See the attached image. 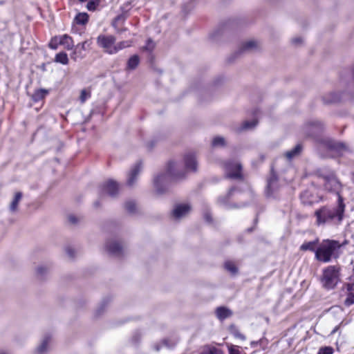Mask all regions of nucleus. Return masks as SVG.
I'll use <instances>...</instances> for the list:
<instances>
[{"label": "nucleus", "instance_id": "nucleus-1", "mask_svg": "<svg viewBox=\"0 0 354 354\" xmlns=\"http://www.w3.org/2000/svg\"><path fill=\"white\" fill-rule=\"evenodd\" d=\"M345 208L344 198L342 195H339L337 205L335 207L324 206L315 212L316 224L324 225L332 223H340L344 218Z\"/></svg>", "mask_w": 354, "mask_h": 354}, {"label": "nucleus", "instance_id": "nucleus-2", "mask_svg": "<svg viewBox=\"0 0 354 354\" xmlns=\"http://www.w3.org/2000/svg\"><path fill=\"white\" fill-rule=\"evenodd\" d=\"M344 244L335 240H324L315 251V258L322 262L328 263L332 258H337V251Z\"/></svg>", "mask_w": 354, "mask_h": 354}, {"label": "nucleus", "instance_id": "nucleus-3", "mask_svg": "<svg viewBox=\"0 0 354 354\" xmlns=\"http://www.w3.org/2000/svg\"><path fill=\"white\" fill-rule=\"evenodd\" d=\"M180 165L174 161L169 162L167 166V174H162L157 176L154 179V185L156 191L159 194L163 193L164 187L169 179H178L184 176V172H180Z\"/></svg>", "mask_w": 354, "mask_h": 354}, {"label": "nucleus", "instance_id": "nucleus-4", "mask_svg": "<svg viewBox=\"0 0 354 354\" xmlns=\"http://www.w3.org/2000/svg\"><path fill=\"white\" fill-rule=\"evenodd\" d=\"M116 38L113 35H100L97 37V44L108 54L113 55L118 51L129 47L131 41H123L115 44Z\"/></svg>", "mask_w": 354, "mask_h": 354}, {"label": "nucleus", "instance_id": "nucleus-5", "mask_svg": "<svg viewBox=\"0 0 354 354\" xmlns=\"http://www.w3.org/2000/svg\"><path fill=\"white\" fill-rule=\"evenodd\" d=\"M339 281V270L335 266H328L323 270L321 282L327 290L335 288Z\"/></svg>", "mask_w": 354, "mask_h": 354}, {"label": "nucleus", "instance_id": "nucleus-6", "mask_svg": "<svg viewBox=\"0 0 354 354\" xmlns=\"http://www.w3.org/2000/svg\"><path fill=\"white\" fill-rule=\"evenodd\" d=\"M320 177L324 181L323 185L324 189L330 192L336 193L338 198L339 195H341L339 192L342 189V185L337 179L335 174L333 172H330L327 174H322Z\"/></svg>", "mask_w": 354, "mask_h": 354}, {"label": "nucleus", "instance_id": "nucleus-7", "mask_svg": "<svg viewBox=\"0 0 354 354\" xmlns=\"http://www.w3.org/2000/svg\"><path fill=\"white\" fill-rule=\"evenodd\" d=\"M326 148L330 151H335L339 155H342L345 151H348V147L342 142H335L331 139L326 138L320 141L318 140V149Z\"/></svg>", "mask_w": 354, "mask_h": 354}, {"label": "nucleus", "instance_id": "nucleus-8", "mask_svg": "<svg viewBox=\"0 0 354 354\" xmlns=\"http://www.w3.org/2000/svg\"><path fill=\"white\" fill-rule=\"evenodd\" d=\"M225 175L230 178H241V165L239 162H226L224 165Z\"/></svg>", "mask_w": 354, "mask_h": 354}, {"label": "nucleus", "instance_id": "nucleus-9", "mask_svg": "<svg viewBox=\"0 0 354 354\" xmlns=\"http://www.w3.org/2000/svg\"><path fill=\"white\" fill-rule=\"evenodd\" d=\"M119 191V185L113 180H109L106 182L102 187V196L104 194H107L110 196L114 197L117 195Z\"/></svg>", "mask_w": 354, "mask_h": 354}, {"label": "nucleus", "instance_id": "nucleus-10", "mask_svg": "<svg viewBox=\"0 0 354 354\" xmlns=\"http://www.w3.org/2000/svg\"><path fill=\"white\" fill-rule=\"evenodd\" d=\"M191 210L188 204L176 205L173 210L172 215L176 219H180L187 216Z\"/></svg>", "mask_w": 354, "mask_h": 354}, {"label": "nucleus", "instance_id": "nucleus-11", "mask_svg": "<svg viewBox=\"0 0 354 354\" xmlns=\"http://www.w3.org/2000/svg\"><path fill=\"white\" fill-rule=\"evenodd\" d=\"M278 180L277 178L274 174H272L270 178L268 180L267 187L266 190V194L267 196L270 197L274 195V193L278 190Z\"/></svg>", "mask_w": 354, "mask_h": 354}, {"label": "nucleus", "instance_id": "nucleus-12", "mask_svg": "<svg viewBox=\"0 0 354 354\" xmlns=\"http://www.w3.org/2000/svg\"><path fill=\"white\" fill-rule=\"evenodd\" d=\"M322 129V124L318 121H313L306 124L304 131L308 136H313L321 131Z\"/></svg>", "mask_w": 354, "mask_h": 354}, {"label": "nucleus", "instance_id": "nucleus-13", "mask_svg": "<svg viewBox=\"0 0 354 354\" xmlns=\"http://www.w3.org/2000/svg\"><path fill=\"white\" fill-rule=\"evenodd\" d=\"M142 169L140 162L136 163L130 170L128 174L127 184L132 186L137 180V177Z\"/></svg>", "mask_w": 354, "mask_h": 354}, {"label": "nucleus", "instance_id": "nucleus-14", "mask_svg": "<svg viewBox=\"0 0 354 354\" xmlns=\"http://www.w3.org/2000/svg\"><path fill=\"white\" fill-rule=\"evenodd\" d=\"M106 248L107 251L113 255L120 256L122 254V246L116 241L106 243Z\"/></svg>", "mask_w": 354, "mask_h": 354}, {"label": "nucleus", "instance_id": "nucleus-15", "mask_svg": "<svg viewBox=\"0 0 354 354\" xmlns=\"http://www.w3.org/2000/svg\"><path fill=\"white\" fill-rule=\"evenodd\" d=\"M185 166L187 170L196 171L197 162L194 154L188 153L184 157Z\"/></svg>", "mask_w": 354, "mask_h": 354}, {"label": "nucleus", "instance_id": "nucleus-16", "mask_svg": "<svg viewBox=\"0 0 354 354\" xmlns=\"http://www.w3.org/2000/svg\"><path fill=\"white\" fill-rule=\"evenodd\" d=\"M59 43L67 50H71L74 46V42L72 37L68 35L59 36Z\"/></svg>", "mask_w": 354, "mask_h": 354}, {"label": "nucleus", "instance_id": "nucleus-17", "mask_svg": "<svg viewBox=\"0 0 354 354\" xmlns=\"http://www.w3.org/2000/svg\"><path fill=\"white\" fill-rule=\"evenodd\" d=\"M177 342L176 339H165L160 344H156L154 348L156 351H159L162 346L171 348L176 344Z\"/></svg>", "mask_w": 354, "mask_h": 354}, {"label": "nucleus", "instance_id": "nucleus-18", "mask_svg": "<svg viewBox=\"0 0 354 354\" xmlns=\"http://www.w3.org/2000/svg\"><path fill=\"white\" fill-rule=\"evenodd\" d=\"M258 47V43L257 41L254 40H250L248 41L244 42L242 44L241 48H240V53L247 52V51H252L253 50L257 49Z\"/></svg>", "mask_w": 354, "mask_h": 354}, {"label": "nucleus", "instance_id": "nucleus-19", "mask_svg": "<svg viewBox=\"0 0 354 354\" xmlns=\"http://www.w3.org/2000/svg\"><path fill=\"white\" fill-rule=\"evenodd\" d=\"M49 93V90L45 88H39L35 91L32 95V99L35 102H39L44 99Z\"/></svg>", "mask_w": 354, "mask_h": 354}, {"label": "nucleus", "instance_id": "nucleus-20", "mask_svg": "<svg viewBox=\"0 0 354 354\" xmlns=\"http://www.w3.org/2000/svg\"><path fill=\"white\" fill-rule=\"evenodd\" d=\"M216 314L220 320H223L230 317L232 315V312L229 308L222 306L216 308Z\"/></svg>", "mask_w": 354, "mask_h": 354}, {"label": "nucleus", "instance_id": "nucleus-21", "mask_svg": "<svg viewBox=\"0 0 354 354\" xmlns=\"http://www.w3.org/2000/svg\"><path fill=\"white\" fill-rule=\"evenodd\" d=\"M302 150V146L300 144H297L292 149L287 151L285 153V156L287 159L291 160L292 158L297 156Z\"/></svg>", "mask_w": 354, "mask_h": 354}, {"label": "nucleus", "instance_id": "nucleus-22", "mask_svg": "<svg viewBox=\"0 0 354 354\" xmlns=\"http://www.w3.org/2000/svg\"><path fill=\"white\" fill-rule=\"evenodd\" d=\"M88 18L89 17L87 13L80 12L75 16L74 21L79 25H85L88 22Z\"/></svg>", "mask_w": 354, "mask_h": 354}, {"label": "nucleus", "instance_id": "nucleus-23", "mask_svg": "<svg viewBox=\"0 0 354 354\" xmlns=\"http://www.w3.org/2000/svg\"><path fill=\"white\" fill-rule=\"evenodd\" d=\"M257 124V121L256 120H252V121H245L243 122L242 125L236 129L237 132H241L242 131H246L249 129H252L254 128Z\"/></svg>", "mask_w": 354, "mask_h": 354}, {"label": "nucleus", "instance_id": "nucleus-24", "mask_svg": "<svg viewBox=\"0 0 354 354\" xmlns=\"http://www.w3.org/2000/svg\"><path fill=\"white\" fill-rule=\"evenodd\" d=\"M22 198V193L20 192H16L12 201L10 205V210L11 212H15L17 209V206Z\"/></svg>", "mask_w": 354, "mask_h": 354}, {"label": "nucleus", "instance_id": "nucleus-25", "mask_svg": "<svg viewBox=\"0 0 354 354\" xmlns=\"http://www.w3.org/2000/svg\"><path fill=\"white\" fill-rule=\"evenodd\" d=\"M317 243H318L317 239L315 241H313L304 243L301 245L300 250H304V251L310 250V251L315 252L316 251L315 247L317 246Z\"/></svg>", "mask_w": 354, "mask_h": 354}, {"label": "nucleus", "instance_id": "nucleus-26", "mask_svg": "<svg viewBox=\"0 0 354 354\" xmlns=\"http://www.w3.org/2000/svg\"><path fill=\"white\" fill-rule=\"evenodd\" d=\"M140 59L138 55H133L127 62V68L130 70L135 69L139 64Z\"/></svg>", "mask_w": 354, "mask_h": 354}, {"label": "nucleus", "instance_id": "nucleus-27", "mask_svg": "<svg viewBox=\"0 0 354 354\" xmlns=\"http://www.w3.org/2000/svg\"><path fill=\"white\" fill-rule=\"evenodd\" d=\"M201 354H223V352L220 348L207 346L203 348Z\"/></svg>", "mask_w": 354, "mask_h": 354}, {"label": "nucleus", "instance_id": "nucleus-28", "mask_svg": "<svg viewBox=\"0 0 354 354\" xmlns=\"http://www.w3.org/2000/svg\"><path fill=\"white\" fill-rule=\"evenodd\" d=\"M230 332L235 338L242 341L245 340V336L243 335L235 326H231L230 327Z\"/></svg>", "mask_w": 354, "mask_h": 354}, {"label": "nucleus", "instance_id": "nucleus-29", "mask_svg": "<svg viewBox=\"0 0 354 354\" xmlns=\"http://www.w3.org/2000/svg\"><path fill=\"white\" fill-rule=\"evenodd\" d=\"M49 340H50V337L46 336L44 337L42 342L37 348V351L39 354H44L47 351V346H48Z\"/></svg>", "mask_w": 354, "mask_h": 354}, {"label": "nucleus", "instance_id": "nucleus-30", "mask_svg": "<svg viewBox=\"0 0 354 354\" xmlns=\"http://www.w3.org/2000/svg\"><path fill=\"white\" fill-rule=\"evenodd\" d=\"M55 61L62 64H67L68 63V55L65 53H59L56 55Z\"/></svg>", "mask_w": 354, "mask_h": 354}, {"label": "nucleus", "instance_id": "nucleus-31", "mask_svg": "<svg viewBox=\"0 0 354 354\" xmlns=\"http://www.w3.org/2000/svg\"><path fill=\"white\" fill-rule=\"evenodd\" d=\"M100 0H88L86 6L88 11H95L100 3Z\"/></svg>", "mask_w": 354, "mask_h": 354}, {"label": "nucleus", "instance_id": "nucleus-32", "mask_svg": "<svg viewBox=\"0 0 354 354\" xmlns=\"http://www.w3.org/2000/svg\"><path fill=\"white\" fill-rule=\"evenodd\" d=\"M229 354H246L239 346H228Z\"/></svg>", "mask_w": 354, "mask_h": 354}, {"label": "nucleus", "instance_id": "nucleus-33", "mask_svg": "<svg viewBox=\"0 0 354 354\" xmlns=\"http://www.w3.org/2000/svg\"><path fill=\"white\" fill-rule=\"evenodd\" d=\"M225 145V140L224 138L221 136L215 137L212 140L213 147H223Z\"/></svg>", "mask_w": 354, "mask_h": 354}, {"label": "nucleus", "instance_id": "nucleus-34", "mask_svg": "<svg viewBox=\"0 0 354 354\" xmlns=\"http://www.w3.org/2000/svg\"><path fill=\"white\" fill-rule=\"evenodd\" d=\"M225 268L233 274L237 272V268L233 262L227 261L225 263Z\"/></svg>", "mask_w": 354, "mask_h": 354}, {"label": "nucleus", "instance_id": "nucleus-35", "mask_svg": "<svg viewBox=\"0 0 354 354\" xmlns=\"http://www.w3.org/2000/svg\"><path fill=\"white\" fill-rule=\"evenodd\" d=\"M334 349L332 346H322L319 348L317 354H333Z\"/></svg>", "mask_w": 354, "mask_h": 354}, {"label": "nucleus", "instance_id": "nucleus-36", "mask_svg": "<svg viewBox=\"0 0 354 354\" xmlns=\"http://www.w3.org/2000/svg\"><path fill=\"white\" fill-rule=\"evenodd\" d=\"M125 209L129 213H133L136 209V205L134 201H130L125 203Z\"/></svg>", "mask_w": 354, "mask_h": 354}, {"label": "nucleus", "instance_id": "nucleus-37", "mask_svg": "<svg viewBox=\"0 0 354 354\" xmlns=\"http://www.w3.org/2000/svg\"><path fill=\"white\" fill-rule=\"evenodd\" d=\"M91 97V92L86 89H83L81 91L80 100L82 103L85 102V101Z\"/></svg>", "mask_w": 354, "mask_h": 354}, {"label": "nucleus", "instance_id": "nucleus-38", "mask_svg": "<svg viewBox=\"0 0 354 354\" xmlns=\"http://www.w3.org/2000/svg\"><path fill=\"white\" fill-rule=\"evenodd\" d=\"M344 304L347 306L354 304V292H351L350 294H347Z\"/></svg>", "mask_w": 354, "mask_h": 354}, {"label": "nucleus", "instance_id": "nucleus-39", "mask_svg": "<svg viewBox=\"0 0 354 354\" xmlns=\"http://www.w3.org/2000/svg\"><path fill=\"white\" fill-rule=\"evenodd\" d=\"M59 45L60 44L59 43V36H55L52 38L49 43V47L54 50H56Z\"/></svg>", "mask_w": 354, "mask_h": 354}, {"label": "nucleus", "instance_id": "nucleus-40", "mask_svg": "<svg viewBox=\"0 0 354 354\" xmlns=\"http://www.w3.org/2000/svg\"><path fill=\"white\" fill-rule=\"evenodd\" d=\"M83 57V55H82L81 51L79 48H77V46L75 47L74 51L73 52L71 55V58L76 61L77 59H82Z\"/></svg>", "mask_w": 354, "mask_h": 354}, {"label": "nucleus", "instance_id": "nucleus-41", "mask_svg": "<svg viewBox=\"0 0 354 354\" xmlns=\"http://www.w3.org/2000/svg\"><path fill=\"white\" fill-rule=\"evenodd\" d=\"M155 47V44L151 39H148L144 49L148 51H151Z\"/></svg>", "mask_w": 354, "mask_h": 354}, {"label": "nucleus", "instance_id": "nucleus-42", "mask_svg": "<svg viewBox=\"0 0 354 354\" xmlns=\"http://www.w3.org/2000/svg\"><path fill=\"white\" fill-rule=\"evenodd\" d=\"M323 100L325 103H333L336 102L338 100V98L335 94H332L330 99H326V97H324Z\"/></svg>", "mask_w": 354, "mask_h": 354}, {"label": "nucleus", "instance_id": "nucleus-43", "mask_svg": "<svg viewBox=\"0 0 354 354\" xmlns=\"http://www.w3.org/2000/svg\"><path fill=\"white\" fill-rule=\"evenodd\" d=\"M344 288L346 290L347 294H350L351 292L354 290V283H346L344 284Z\"/></svg>", "mask_w": 354, "mask_h": 354}, {"label": "nucleus", "instance_id": "nucleus-44", "mask_svg": "<svg viewBox=\"0 0 354 354\" xmlns=\"http://www.w3.org/2000/svg\"><path fill=\"white\" fill-rule=\"evenodd\" d=\"M308 192H303L301 194V198L302 200V202L305 204H308V203H312L313 201H308L306 200V198H308Z\"/></svg>", "mask_w": 354, "mask_h": 354}, {"label": "nucleus", "instance_id": "nucleus-45", "mask_svg": "<svg viewBox=\"0 0 354 354\" xmlns=\"http://www.w3.org/2000/svg\"><path fill=\"white\" fill-rule=\"evenodd\" d=\"M48 268L46 267V266H39L37 268V272L38 274L39 275H42L44 274L45 272H47Z\"/></svg>", "mask_w": 354, "mask_h": 354}, {"label": "nucleus", "instance_id": "nucleus-46", "mask_svg": "<svg viewBox=\"0 0 354 354\" xmlns=\"http://www.w3.org/2000/svg\"><path fill=\"white\" fill-rule=\"evenodd\" d=\"M65 251H66V253L67 254V255L70 258H73L74 257L75 251L72 248H70V247L66 248Z\"/></svg>", "mask_w": 354, "mask_h": 354}, {"label": "nucleus", "instance_id": "nucleus-47", "mask_svg": "<svg viewBox=\"0 0 354 354\" xmlns=\"http://www.w3.org/2000/svg\"><path fill=\"white\" fill-rule=\"evenodd\" d=\"M86 44H87V41H85L81 44H77L76 46H77V48L84 50L86 49Z\"/></svg>", "mask_w": 354, "mask_h": 354}, {"label": "nucleus", "instance_id": "nucleus-48", "mask_svg": "<svg viewBox=\"0 0 354 354\" xmlns=\"http://www.w3.org/2000/svg\"><path fill=\"white\" fill-rule=\"evenodd\" d=\"M292 42L295 44V45H297V44H299L302 42V39L299 37H295V38H293L292 39Z\"/></svg>", "mask_w": 354, "mask_h": 354}, {"label": "nucleus", "instance_id": "nucleus-49", "mask_svg": "<svg viewBox=\"0 0 354 354\" xmlns=\"http://www.w3.org/2000/svg\"><path fill=\"white\" fill-rule=\"evenodd\" d=\"M68 220L71 223H76L77 220L75 216L71 215L68 216Z\"/></svg>", "mask_w": 354, "mask_h": 354}, {"label": "nucleus", "instance_id": "nucleus-50", "mask_svg": "<svg viewBox=\"0 0 354 354\" xmlns=\"http://www.w3.org/2000/svg\"><path fill=\"white\" fill-rule=\"evenodd\" d=\"M205 218L207 221L210 222L211 221V217L209 214L205 215Z\"/></svg>", "mask_w": 354, "mask_h": 354}, {"label": "nucleus", "instance_id": "nucleus-51", "mask_svg": "<svg viewBox=\"0 0 354 354\" xmlns=\"http://www.w3.org/2000/svg\"><path fill=\"white\" fill-rule=\"evenodd\" d=\"M339 328V326H336V327L333 330V331H332V333H332V334H334L335 333H336V332L338 330Z\"/></svg>", "mask_w": 354, "mask_h": 354}, {"label": "nucleus", "instance_id": "nucleus-52", "mask_svg": "<svg viewBox=\"0 0 354 354\" xmlns=\"http://www.w3.org/2000/svg\"><path fill=\"white\" fill-rule=\"evenodd\" d=\"M233 191H234V189H233V188H232V189L230 190V192H229V195H231Z\"/></svg>", "mask_w": 354, "mask_h": 354}, {"label": "nucleus", "instance_id": "nucleus-53", "mask_svg": "<svg viewBox=\"0 0 354 354\" xmlns=\"http://www.w3.org/2000/svg\"><path fill=\"white\" fill-rule=\"evenodd\" d=\"M81 3H84V2H86L88 1V0H78Z\"/></svg>", "mask_w": 354, "mask_h": 354}, {"label": "nucleus", "instance_id": "nucleus-54", "mask_svg": "<svg viewBox=\"0 0 354 354\" xmlns=\"http://www.w3.org/2000/svg\"><path fill=\"white\" fill-rule=\"evenodd\" d=\"M0 354H8V353L5 351H0Z\"/></svg>", "mask_w": 354, "mask_h": 354}, {"label": "nucleus", "instance_id": "nucleus-55", "mask_svg": "<svg viewBox=\"0 0 354 354\" xmlns=\"http://www.w3.org/2000/svg\"><path fill=\"white\" fill-rule=\"evenodd\" d=\"M95 205L96 207H97V206H98V203H97V202H95Z\"/></svg>", "mask_w": 354, "mask_h": 354}]
</instances>
